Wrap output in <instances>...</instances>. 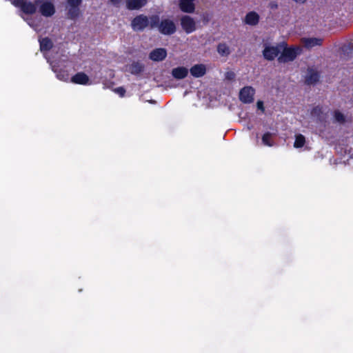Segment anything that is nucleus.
I'll return each instance as SVG.
<instances>
[{"mask_svg": "<svg viewBox=\"0 0 353 353\" xmlns=\"http://www.w3.org/2000/svg\"><path fill=\"white\" fill-rule=\"evenodd\" d=\"M286 46L287 45L285 44V47L281 51L282 53L281 55L279 57V61L280 62L292 61L295 59L300 51L299 48H288Z\"/></svg>", "mask_w": 353, "mask_h": 353, "instance_id": "2", "label": "nucleus"}, {"mask_svg": "<svg viewBox=\"0 0 353 353\" xmlns=\"http://www.w3.org/2000/svg\"><path fill=\"white\" fill-rule=\"evenodd\" d=\"M296 4H304L307 0H292Z\"/></svg>", "mask_w": 353, "mask_h": 353, "instance_id": "25", "label": "nucleus"}, {"mask_svg": "<svg viewBox=\"0 0 353 353\" xmlns=\"http://www.w3.org/2000/svg\"><path fill=\"white\" fill-rule=\"evenodd\" d=\"M147 0H127L126 7L129 10H139L145 5Z\"/></svg>", "mask_w": 353, "mask_h": 353, "instance_id": "13", "label": "nucleus"}, {"mask_svg": "<svg viewBox=\"0 0 353 353\" xmlns=\"http://www.w3.org/2000/svg\"><path fill=\"white\" fill-rule=\"evenodd\" d=\"M181 26L187 34L192 33L196 30V23L189 16H184L181 19Z\"/></svg>", "mask_w": 353, "mask_h": 353, "instance_id": "3", "label": "nucleus"}, {"mask_svg": "<svg viewBox=\"0 0 353 353\" xmlns=\"http://www.w3.org/2000/svg\"><path fill=\"white\" fill-rule=\"evenodd\" d=\"M81 2V0H68V4L72 8H74L78 6Z\"/></svg>", "mask_w": 353, "mask_h": 353, "instance_id": "22", "label": "nucleus"}, {"mask_svg": "<svg viewBox=\"0 0 353 353\" xmlns=\"http://www.w3.org/2000/svg\"><path fill=\"white\" fill-rule=\"evenodd\" d=\"M217 50L221 55H228L230 53L229 48L224 43L218 46Z\"/></svg>", "mask_w": 353, "mask_h": 353, "instance_id": "20", "label": "nucleus"}, {"mask_svg": "<svg viewBox=\"0 0 353 353\" xmlns=\"http://www.w3.org/2000/svg\"><path fill=\"white\" fill-rule=\"evenodd\" d=\"M160 32L164 34H170L175 32L176 26L172 21L165 19L159 26Z\"/></svg>", "mask_w": 353, "mask_h": 353, "instance_id": "5", "label": "nucleus"}, {"mask_svg": "<svg viewBox=\"0 0 353 353\" xmlns=\"http://www.w3.org/2000/svg\"><path fill=\"white\" fill-rule=\"evenodd\" d=\"M12 3L17 7H20L22 10L28 14H32L35 12L36 7L31 3H27L25 0H13Z\"/></svg>", "mask_w": 353, "mask_h": 353, "instance_id": "7", "label": "nucleus"}, {"mask_svg": "<svg viewBox=\"0 0 353 353\" xmlns=\"http://www.w3.org/2000/svg\"><path fill=\"white\" fill-rule=\"evenodd\" d=\"M285 46V42L274 45L268 41H264L263 45V50L262 51L263 57L270 61L278 57L279 52H281Z\"/></svg>", "mask_w": 353, "mask_h": 353, "instance_id": "1", "label": "nucleus"}, {"mask_svg": "<svg viewBox=\"0 0 353 353\" xmlns=\"http://www.w3.org/2000/svg\"><path fill=\"white\" fill-rule=\"evenodd\" d=\"M254 90L251 87H245L239 94L240 100L243 103H250L253 101Z\"/></svg>", "mask_w": 353, "mask_h": 353, "instance_id": "6", "label": "nucleus"}, {"mask_svg": "<svg viewBox=\"0 0 353 353\" xmlns=\"http://www.w3.org/2000/svg\"><path fill=\"white\" fill-rule=\"evenodd\" d=\"M305 143V138L302 134H297L295 136V141L294 143V147L296 148H301Z\"/></svg>", "mask_w": 353, "mask_h": 353, "instance_id": "17", "label": "nucleus"}, {"mask_svg": "<svg viewBox=\"0 0 353 353\" xmlns=\"http://www.w3.org/2000/svg\"><path fill=\"white\" fill-rule=\"evenodd\" d=\"M41 50H47L52 47V42L50 39L45 38L40 41Z\"/></svg>", "mask_w": 353, "mask_h": 353, "instance_id": "18", "label": "nucleus"}, {"mask_svg": "<svg viewBox=\"0 0 353 353\" xmlns=\"http://www.w3.org/2000/svg\"><path fill=\"white\" fill-rule=\"evenodd\" d=\"M188 74V70L185 67H177L172 70V76L177 79L185 78Z\"/></svg>", "mask_w": 353, "mask_h": 353, "instance_id": "15", "label": "nucleus"}, {"mask_svg": "<svg viewBox=\"0 0 353 353\" xmlns=\"http://www.w3.org/2000/svg\"><path fill=\"white\" fill-rule=\"evenodd\" d=\"M190 74L194 77H203L206 72V67L204 64H196L190 70Z\"/></svg>", "mask_w": 353, "mask_h": 353, "instance_id": "10", "label": "nucleus"}, {"mask_svg": "<svg viewBox=\"0 0 353 353\" xmlns=\"http://www.w3.org/2000/svg\"><path fill=\"white\" fill-rule=\"evenodd\" d=\"M120 0H111V1L113 3H117Z\"/></svg>", "mask_w": 353, "mask_h": 353, "instance_id": "26", "label": "nucleus"}, {"mask_svg": "<svg viewBox=\"0 0 353 353\" xmlns=\"http://www.w3.org/2000/svg\"><path fill=\"white\" fill-rule=\"evenodd\" d=\"M154 26V19L152 18V21H151V26Z\"/></svg>", "mask_w": 353, "mask_h": 353, "instance_id": "27", "label": "nucleus"}, {"mask_svg": "<svg viewBox=\"0 0 353 353\" xmlns=\"http://www.w3.org/2000/svg\"><path fill=\"white\" fill-rule=\"evenodd\" d=\"M148 26V20L143 15L138 16L132 21V27L134 30H141Z\"/></svg>", "mask_w": 353, "mask_h": 353, "instance_id": "8", "label": "nucleus"}, {"mask_svg": "<svg viewBox=\"0 0 353 353\" xmlns=\"http://www.w3.org/2000/svg\"><path fill=\"white\" fill-rule=\"evenodd\" d=\"M334 119L339 123H343L345 121L343 115L339 112L334 113Z\"/></svg>", "mask_w": 353, "mask_h": 353, "instance_id": "21", "label": "nucleus"}, {"mask_svg": "<svg viewBox=\"0 0 353 353\" xmlns=\"http://www.w3.org/2000/svg\"><path fill=\"white\" fill-rule=\"evenodd\" d=\"M323 40L320 38H303L302 42L303 45L308 48H311L315 46H319L322 44Z\"/></svg>", "mask_w": 353, "mask_h": 353, "instance_id": "12", "label": "nucleus"}, {"mask_svg": "<svg viewBox=\"0 0 353 353\" xmlns=\"http://www.w3.org/2000/svg\"><path fill=\"white\" fill-rule=\"evenodd\" d=\"M259 21V16L255 12H250L246 14L244 22L250 26H255Z\"/></svg>", "mask_w": 353, "mask_h": 353, "instance_id": "14", "label": "nucleus"}, {"mask_svg": "<svg viewBox=\"0 0 353 353\" xmlns=\"http://www.w3.org/2000/svg\"><path fill=\"white\" fill-rule=\"evenodd\" d=\"M167 56V52L164 48H157L152 50L150 54V58L154 61L163 60Z\"/></svg>", "mask_w": 353, "mask_h": 353, "instance_id": "9", "label": "nucleus"}, {"mask_svg": "<svg viewBox=\"0 0 353 353\" xmlns=\"http://www.w3.org/2000/svg\"><path fill=\"white\" fill-rule=\"evenodd\" d=\"M256 105H257V108H258V109L261 110V111H263V112L264 111L263 103V102H262V101H259L257 102V104H256Z\"/></svg>", "mask_w": 353, "mask_h": 353, "instance_id": "24", "label": "nucleus"}, {"mask_svg": "<svg viewBox=\"0 0 353 353\" xmlns=\"http://www.w3.org/2000/svg\"><path fill=\"white\" fill-rule=\"evenodd\" d=\"M263 143L268 146L273 145V142L272 140V134L270 133H265L263 134L262 137Z\"/></svg>", "mask_w": 353, "mask_h": 353, "instance_id": "19", "label": "nucleus"}, {"mask_svg": "<svg viewBox=\"0 0 353 353\" xmlns=\"http://www.w3.org/2000/svg\"><path fill=\"white\" fill-rule=\"evenodd\" d=\"M194 0H179V7L183 12H193L194 10Z\"/></svg>", "mask_w": 353, "mask_h": 353, "instance_id": "11", "label": "nucleus"}, {"mask_svg": "<svg viewBox=\"0 0 353 353\" xmlns=\"http://www.w3.org/2000/svg\"><path fill=\"white\" fill-rule=\"evenodd\" d=\"M88 77L83 72L76 74L71 79V81L72 83L83 85L87 84L88 83Z\"/></svg>", "mask_w": 353, "mask_h": 353, "instance_id": "16", "label": "nucleus"}, {"mask_svg": "<svg viewBox=\"0 0 353 353\" xmlns=\"http://www.w3.org/2000/svg\"><path fill=\"white\" fill-rule=\"evenodd\" d=\"M116 92H117L118 94H120V96L123 97L125 94V90L120 87V88H118L115 90Z\"/></svg>", "mask_w": 353, "mask_h": 353, "instance_id": "23", "label": "nucleus"}, {"mask_svg": "<svg viewBox=\"0 0 353 353\" xmlns=\"http://www.w3.org/2000/svg\"><path fill=\"white\" fill-rule=\"evenodd\" d=\"M37 3L38 6H39V11L43 16H51L55 12L54 7L53 4L50 2L45 1H39L37 2Z\"/></svg>", "mask_w": 353, "mask_h": 353, "instance_id": "4", "label": "nucleus"}]
</instances>
